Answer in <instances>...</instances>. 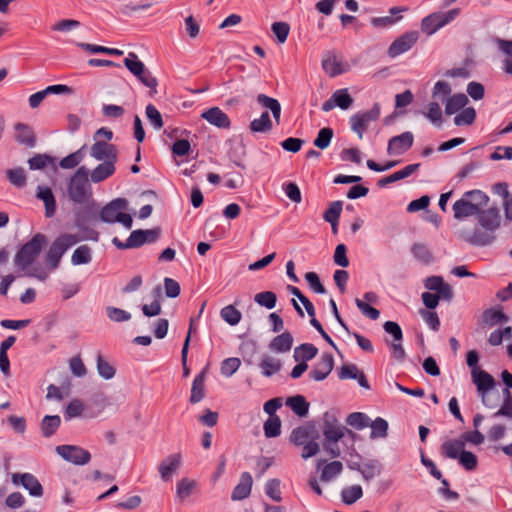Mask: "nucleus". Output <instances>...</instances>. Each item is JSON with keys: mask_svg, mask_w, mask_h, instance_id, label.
Returning a JSON list of instances; mask_svg holds the SVG:
<instances>
[{"mask_svg": "<svg viewBox=\"0 0 512 512\" xmlns=\"http://www.w3.org/2000/svg\"><path fill=\"white\" fill-rule=\"evenodd\" d=\"M221 318L231 326L237 325L242 318V314L233 305H227L220 311Z\"/></svg>", "mask_w": 512, "mask_h": 512, "instance_id": "c03bdc74", "label": "nucleus"}, {"mask_svg": "<svg viewBox=\"0 0 512 512\" xmlns=\"http://www.w3.org/2000/svg\"><path fill=\"white\" fill-rule=\"evenodd\" d=\"M381 472L382 466L376 459L369 460L361 465L360 474L365 481H370L371 479L379 476Z\"/></svg>", "mask_w": 512, "mask_h": 512, "instance_id": "c9c22d12", "label": "nucleus"}, {"mask_svg": "<svg viewBox=\"0 0 512 512\" xmlns=\"http://www.w3.org/2000/svg\"><path fill=\"white\" fill-rule=\"evenodd\" d=\"M414 143V136L411 132L406 131L400 135L392 137L387 146L388 155H402L407 152Z\"/></svg>", "mask_w": 512, "mask_h": 512, "instance_id": "2eb2a0df", "label": "nucleus"}, {"mask_svg": "<svg viewBox=\"0 0 512 512\" xmlns=\"http://www.w3.org/2000/svg\"><path fill=\"white\" fill-rule=\"evenodd\" d=\"M419 33L417 31H409L395 39L388 48V55L396 58L399 55L409 51L418 41Z\"/></svg>", "mask_w": 512, "mask_h": 512, "instance_id": "f8f14e48", "label": "nucleus"}, {"mask_svg": "<svg viewBox=\"0 0 512 512\" xmlns=\"http://www.w3.org/2000/svg\"><path fill=\"white\" fill-rule=\"evenodd\" d=\"M310 439V431L307 427H297L295 428L291 435H290V441L295 444L296 446H302L305 443H307Z\"/></svg>", "mask_w": 512, "mask_h": 512, "instance_id": "13d9d810", "label": "nucleus"}, {"mask_svg": "<svg viewBox=\"0 0 512 512\" xmlns=\"http://www.w3.org/2000/svg\"><path fill=\"white\" fill-rule=\"evenodd\" d=\"M92 261V251L88 245H81L75 249L71 256L73 265L89 264Z\"/></svg>", "mask_w": 512, "mask_h": 512, "instance_id": "a19ab883", "label": "nucleus"}, {"mask_svg": "<svg viewBox=\"0 0 512 512\" xmlns=\"http://www.w3.org/2000/svg\"><path fill=\"white\" fill-rule=\"evenodd\" d=\"M207 375V367H205L200 373H198L193 382L191 387V395H190V402L192 404H196L200 402L205 397V380Z\"/></svg>", "mask_w": 512, "mask_h": 512, "instance_id": "bb28decb", "label": "nucleus"}, {"mask_svg": "<svg viewBox=\"0 0 512 512\" xmlns=\"http://www.w3.org/2000/svg\"><path fill=\"white\" fill-rule=\"evenodd\" d=\"M201 116L208 123L218 128H229L231 124L228 115L218 107H212L210 109H207L202 113Z\"/></svg>", "mask_w": 512, "mask_h": 512, "instance_id": "aec40b11", "label": "nucleus"}, {"mask_svg": "<svg viewBox=\"0 0 512 512\" xmlns=\"http://www.w3.org/2000/svg\"><path fill=\"white\" fill-rule=\"evenodd\" d=\"M507 320L508 317L501 309L489 308L482 313L480 325L494 327L497 324L507 322Z\"/></svg>", "mask_w": 512, "mask_h": 512, "instance_id": "c85d7f7f", "label": "nucleus"}, {"mask_svg": "<svg viewBox=\"0 0 512 512\" xmlns=\"http://www.w3.org/2000/svg\"><path fill=\"white\" fill-rule=\"evenodd\" d=\"M255 302L267 309H273L276 306L277 297L274 292L264 291L255 295Z\"/></svg>", "mask_w": 512, "mask_h": 512, "instance_id": "864d4df0", "label": "nucleus"}, {"mask_svg": "<svg viewBox=\"0 0 512 512\" xmlns=\"http://www.w3.org/2000/svg\"><path fill=\"white\" fill-rule=\"evenodd\" d=\"M281 433V421L279 417H269L264 423V434L267 438L279 436Z\"/></svg>", "mask_w": 512, "mask_h": 512, "instance_id": "3c124183", "label": "nucleus"}, {"mask_svg": "<svg viewBox=\"0 0 512 512\" xmlns=\"http://www.w3.org/2000/svg\"><path fill=\"white\" fill-rule=\"evenodd\" d=\"M481 228L475 229L472 233H462V238L475 246H488L496 238L495 232L500 227L501 217L498 208H484L477 216Z\"/></svg>", "mask_w": 512, "mask_h": 512, "instance_id": "f257e3e1", "label": "nucleus"}, {"mask_svg": "<svg viewBox=\"0 0 512 512\" xmlns=\"http://www.w3.org/2000/svg\"><path fill=\"white\" fill-rule=\"evenodd\" d=\"M323 70L331 77H336L345 72L342 63L335 55H330L322 61Z\"/></svg>", "mask_w": 512, "mask_h": 512, "instance_id": "ea45409f", "label": "nucleus"}, {"mask_svg": "<svg viewBox=\"0 0 512 512\" xmlns=\"http://www.w3.org/2000/svg\"><path fill=\"white\" fill-rule=\"evenodd\" d=\"M259 368L264 377H271L282 369V362L277 357L264 354L259 363Z\"/></svg>", "mask_w": 512, "mask_h": 512, "instance_id": "cd10ccee", "label": "nucleus"}, {"mask_svg": "<svg viewBox=\"0 0 512 512\" xmlns=\"http://www.w3.org/2000/svg\"><path fill=\"white\" fill-rule=\"evenodd\" d=\"M363 496V490L360 485H351L344 487L341 491V499L347 504L351 505L358 501Z\"/></svg>", "mask_w": 512, "mask_h": 512, "instance_id": "79ce46f5", "label": "nucleus"}, {"mask_svg": "<svg viewBox=\"0 0 512 512\" xmlns=\"http://www.w3.org/2000/svg\"><path fill=\"white\" fill-rule=\"evenodd\" d=\"M181 465L180 454H172L161 461L158 467L161 479L165 482L170 481L172 475L179 469Z\"/></svg>", "mask_w": 512, "mask_h": 512, "instance_id": "a211bd4d", "label": "nucleus"}, {"mask_svg": "<svg viewBox=\"0 0 512 512\" xmlns=\"http://www.w3.org/2000/svg\"><path fill=\"white\" fill-rule=\"evenodd\" d=\"M334 367V357L331 353H323L309 372V377L314 381H323L331 373Z\"/></svg>", "mask_w": 512, "mask_h": 512, "instance_id": "4468645a", "label": "nucleus"}, {"mask_svg": "<svg viewBox=\"0 0 512 512\" xmlns=\"http://www.w3.org/2000/svg\"><path fill=\"white\" fill-rule=\"evenodd\" d=\"M7 176L10 183L16 187H23L26 184V174L23 168L9 169Z\"/></svg>", "mask_w": 512, "mask_h": 512, "instance_id": "e2e57ef3", "label": "nucleus"}, {"mask_svg": "<svg viewBox=\"0 0 512 512\" xmlns=\"http://www.w3.org/2000/svg\"><path fill=\"white\" fill-rule=\"evenodd\" d=\"M257 101L260 105L271 111L273 118L275 119L277 124H279L281 116V105L279 101L265 94H259L257 96Z\"/></svg>", "mask_w": 512, "mask_h": 512, "instance_id": "72a5a7b5", "label": "nucleus"}, {"mask_svg": "<svg viewBox=\"0 0 512 512\" xmlns=\"http://www.w3.org/2000/svg\"><path fill=\"white\" fill-rule=\"evenodd\" d=\"M160 236V229H147V230H134L131 232L129 237L127 238V245L132 246V248H138L146 243L155 242Z\"/></svg>", "mask_w": 512, "mask_h": 512, "instance_id": "f3484780", "label": "nucleus"}, {"mask_svg": "<svg viewBox=\"0 0 512 512\" xmlns=\"http://www.w3.org/2000/svg\"><path fill=\"white\" fill-rule=\"evenodd\" d=\"M36 197L43 201L46 217L51 218L54 216L56 211V201L51 188L39 185L37 187Z\"/></svg>", "mask_w": 512, "mask_h": 512, "instance_id": "b1692460", "label": "nucleus"}, {"mask_svg": "<svg viewBox=\"0 0 512 512\" xmlns=\"http://www.w3.org/2000/svg\"><path fill=\"white\" fill-rule=\"evenodd\" d=\"M250 130L254 133H267L273 128L269 113L263 112L261 116L250 123Z\"/></svg>", "mask_w": 512, "mask_h": 512, "instance_id": "e433bc0d", "label": "nucleus"}, {"mask_svg": "<svg viewBox=\"0 0 512 512\" xmlns=\"http://www.w3.org/2000/svg\"><path fill=\"white\" fill-rule=\"evenodd\" d=\"M504 400L500 409L494 413V417L507 416L512 417V394L508 389L503 390Z\"/></svg>", "mask_w": 512, "mask_h": 512, "instance_id": "774afa93", "label": "nucleus"}, {"mask_svg": "<svg viewBox=\"0 0 512 512\" xmlns=\"http://www.w3.org/2000/svg\"><path fill=\"white\" fill-rule=\"evenodd\" d=\"M369 422L370 418L362 412H353L346 419V423L357 430H362L369 426Z\"/></svg>", "mask_w": 512, "mask_h": 512, "instance_id": "de8ad7c7", "label": "nucleus"}, {"mask_svg": "<svg viewBox=\"0 0 512 512\" xmlns=\"http://www.w3.org/2000/svg\"><path fill=\"white\" fill-rule=\"evenodd\" d=\"M479 396L483 405L489 409L497 407L501 400V396L495 388L485 391V393H479Z\"/></svg>", "mask_w": 512, "mask_h": 512, "instance_id": "5fc2aeb1", "label": "nucleus"}, {"mask_svg": "<svg viewBox=\"0 0 512 512\" xmlns=\"http://www.w3.org/2000/svg\"><path fill=\"white\" fill-rule=\"evenodd\" d=\"M128 202L124 198H116L106 204L101 212L100 219L106 223H121L125 228L130 229L132 226L131 215L124 213L127 209Z\"/></svg>", "mask_w": 512, "mask_h": 512, "instance_id": "423d86ee", "label": "nucleus"}, {"mask_svg": "<svg viewBox=\"0 0 512 512\" xmlns=\"http://www.w3.org/2000/svg\"><path fill=\"white\" fill-rule=\"evenodd\" d=\"M97 371L99 375L106 380L112 379L116 373L115 368L100 354L97 356Z\"/></svg>", "mask_w": 512, "mask_h": 512, "instance_id": "bf43d9fd", "label": "nucleus"}, {"mask_svg": "<svg viewBox=\"0 0 512 512\" xmlns=\"http://www.w3.org/2000/svg\"><path fill=\"white\" fill-rule=\"evenodd\" d=\"M369 426L371 427L370 438L377 439L385 438L387 436L388 422L385 419L377 417L371 423L369 422Z\"/></svg>", "mask_w": 512, "mask_h": 512, "instance_id": "37998d69", "label": "nucleus"}, {"mask_svg": "<svg viewBox=\"0 0 512 512\" xmlns=\"http://www.w3.org/2000/svg\"><path fill=\"white\" fill-rule=\"evenodd\" d=\"M488 202L489 196L483 191L478 189L467 191L452 206L454 218L463 220L468 217L477 216L487 207Z\"/></svg>", "mask_w": 512, "mask_h": 512, "instance_id": "f03ea898", "label": "nucleus"}, {"mask_svg": "<svg viewBox=\"0 0 512 512\" xmlns=\"http://www.w3.org/2000/svg\"><path fill=\"white\" fill-rule=\"evenodd\" d=\"M88 177L89 170L85 166L79 167L71 176L67 185V193L73 202L84 204L91 198L92 189Z\"/></svg>", "mask_w": 512, "mask_h": 512, "instance_id": "7ed1b4c3", "label": "nucleus"}, {"mask_svg": "<svg viewBox=\"0 0 512 512\" xmlns=\"http://www.w3.org/2000/svg\"><path fill=\"white\" fill-rule=\"evenodd\" d=\"M468 101V97L463 93L450 96L445 102V113L447 115H453L461 109L463 110Z\"/></svg>", "mask_w": 512, "mask_h": 512, "instance_id": "473e14b6", "label": "nucleus"}, {"mask_svg": "<svg viewBox=\"0 0 512 512\" xmlns=\"http://www.w3.org/2000/svg\"><path fill=\"white\" fill-rule=\"evenodd\" d=\"M333 101L336 107H339L342 110H347L353 103V98L348 93L347 89H338L333 94Z\"/></svg>", "mask_w": 512, "mask_h": 512, "instance_id": "a18cd8bd", "label": "nucleus"}, {"mask_svg": "<svg viewBox=\"0 0 512 512\" xmlns=\"http://www.w3.org/2000/svg\"><path fill=\"white\" fill-rule=\"evenodd\" d=\"M80 241L81 238L78 234L64 233L59 235L52 242L45 256L46 264L50 270H56L65 252Z\"/></svg>", "mask_w": 512, "mask_h": 512, "instance_id": "20e7f679", "label": "nucleus"}, {"mask_svg": "<svg viewBox=\"0 0 512 512\" xmlns=\"http://www.w3.org/2000/svg\"><path fill=\"white\" fill-rule=\"evenodd\" d=\"M457 459L460 465H462L468 471L474 470L478 464L476 455L470 451H462Z\"/></svg>", "mask_w": 512, "mask_h": 512, "instance_id": "0e129e2a", "label": "nucleus"}, {"mask_svg": "<svg viewBox=\"0 0 512 512\" xmlns=\"http://www.w3.org/2000/svg\"><path fill=\"white\" fill-rule=\"evenodd\" d=\"M124 65L134 76H136L141 81L143 85L152 89L153 93L157 92V79L145 67L144 63L138 59V56L134 52H130L124 59Z\"/></svg>", "mask_w": 512, "mask_h": 512, "instance_id": "6e6552de", "label": "nucleus"}, {"mask_svg": "<svg viewBox=\"0 0 512 512\" xmlns=\"http://www.w3.org/2000/svg\"><path fill=\"white\" fill-rule=\"evenodd\" d=\"M476 118V111L472 107L464 108L454 118V123L457 126L471 125Z\"/></svg>", "mask_w": 512, "mask_h": 512, "instance_id": "4d7b16f0", "label": "nucleus"}, {"mask_svg": "<svg viewBox=\"0 0 512 512\" xmlns=\"http://www.w3.org/2000/svg\"><path fill=\"white\" fill-rule=\"evenodd\" d=\"M464 441L461 436L458 439L447 440L441 445L442 454L450 459H457L462 451H464Z\"/></svg>", "mask_w": 512, "mask_h": 512, "instance_id": "7c9ffc66", "label": "nucleus"}, {"mask_svg": "<svg viewBox=\"0 0 512 512\" xmlns=\"http://www.w3.org/2000/svg\"><path fill=\"white\" fill-rule=\"evenodd\" d=\"M12 482L15 485H22L29 494L34 497H41L43 495V487L38 479L31 473H15L12 475Z\"/></svg>", "mask_w": 512, "mask_h": 512, "instance_id": "dca6fc26", "label": "nucleus"}, {"mask_svg": "<svg viewBox=\"0 0 512 512\" xmlns=\"http://www.w3.org/2000/svg\"><path fill=\"white\" fill-rule=\"evenodd\" d=\"M471 377L472 382L476 385L478 394L495 388V379L485 370L473 369Z\"/></svg>", "mask_w": 512, "mask_h": 512, "instance_id": "6ab92c4d", "label": "nucleus"}, {"mask_svg": "<svg viewBox=\"0 0 512 512\" xmlns=\"http://www.w3.org/2000/svg\"><path fill=\"white\" fill-rule=\"evenodd\" d=\"M287 406L299 417H304L308 414L309 403L304 396L296 395L287 399Z\"/></svg>", "mask_w": 512, "mask_h": 512, "instance_id": "f704fd0d", "label": "nucleus"}, {"mask_svg": "<svg viewBox=\"0 0 512 512\" xmlns=\"http://www.w3.org/2000/svg\"><path fill=\"white\" fill-rule=\"evenodd\" d=\"M460 10L458 8L449 10L446 13H432L422 19L421 29L427 35L434 34L437 30L453 21Z\"/></svg>", "mask_w": 512, "mask_h": 512, "instance_id": "1a4fd4ad", "label": "nucleus"}, {"mask_svg": "<svg viewBox=\"0 0 512 512\" xmlns=\"http://www.w3.org/2000/svg\"><path fill=\"white\" fill-rule=\"evenodd\" d=\"M512 339V330L510 327H505L503 329H497L493 331L488 338V342L492 346L500 345L503 340H511Z\"/></svg>", "mask_w": 512, "mask_h": 512, "instance_id": "8fccbe9b", "label": "nucleus"}, {"mask_svg": "<svg viewBox=\"0 0 512 512\" xmlns=\"http://www.w3.org/2000/svg\"><path fill=\"white\" fill-rule=\"evenodd\" d=\"M146 117L154 129L160 130L164 123L161 113L153 104H148L145 109Z\"/></svg>", "mask_w": 512, "mask_h": 512, "instance_id": "09e8293b", "label": "nucleus"}, {"mask_svg": "<svg viewBox=\"0 0 512 512\" xmlns=\"http://www.w3.org/2000/svg\"><path fill=\"white\" fill-rule=\"evenodd\" d=\"M493 43L497 45L499 51L504 56L502 61L503 71L509 75H512V40H505L499 37H495L493 39Z\"/></svg>", "mask_w": 512, "mask_h": 512, "instance_id": "4be33fe9", "label": "nucleus"}, {"mask_svg": "<svg viewBox=\"0 0 512 512\" xmlns=\"http://www.w3.org/2000/svg\"><path fill=\"white\" fill-rule=\"evenodd\" d=\"M322 420L324 440L339 442L346 434L351 438L355 437V433L343 426L333 412H325Z\"/></svg>", "mask_w": 512, "mask_h": 512, "instance_id": "0eeeda50", "label": "nucleus"}, {"mask_svg": "<svg viewBox=\"0 0 512 512\" xmlns=\"http://www.w3.org/2000/svg\"><path fill=\"white\" fill-rule=\"evenodd\" d=\"M61 418L58 415H46L41 422V432L44 437H51L59 428Z\"/></svg>", "mask_w": 512, "mask_h": 512, "instance_id": "4c0bfd02", "label": "nucleus"}, {"mask_svg": "<svg viewBox=\"0 0 512 512\" xmlns=\"http://www.w3.org/2000/svg\"><path fill=\"white\" fill-rule=\"evenodd\" d=\"M380 111V105L375 103L370 110L358 112L350 117L351 129L358 135L359 139L363 138V134L368 129L370 123L379 118Z\"/></svg>", "mask_w": 512, "mask_h": 512, "instance_id": "9d476101", "label": "nucleus"}, {"mask_svg": "<svg viewBox=\"0 0 512 512\" xmlns=\"http://www.w3.org/2000/svg\"><path fill=\"white\" fill-rule=\"evenodd\" d=\"M451 87L445 81H437L433 88V97L446 102L447 98L450 97Z\"/></svg>", "mask_w": 512, "mask_h": 512, "instance_id": "338daca9", "label": "nucleus"}, {"mask_svg": "<svg viewBox=\"0 0 512 512\" xmlns=\"http://www.w3.org/2000/svg\"><path fill=\"white\" fill-rule=\"evenodd\" d=\"M85 146H82L79 150L61 159L59 165L63 169H72L78 166L83 159V150Z\"/></svg>", "mask_w": 512, "mask_h": 512, "instance_id": "603ef678", "label": "nucleus"}, {"mask_svg": "<svg viewBox=\"0 0 512 512\" xmlns=\"http://www.w3.org/2000/svg\"><path fill=\"white\" fill-rule=\"evenodd\" d=\"M292 346L293 337L288 331L274 337L268 345L269 349L275 353H287L291 350Z\"/></svg>", "mask_w": 512, "mask_h": 512, "instance_id": "393cba45", "label": "nucleus"}, {"mask_svg": "<svg viewBox=\"0 0 512 512\" xmlns=\"http://www.w3.org/2000/svg\"><path fill=\"white\" fill-rule=\"evenodd\" d=\"M333 130L329 127H325L319 130L317 137L314 140V145L319 149H326L333 138Z\"/></svg>", "mask_w": 512, "mask_h": 512, "instance_id": "6e6d98bb", "label": "nucleus"}, {"mask_svg": "<svg viewBox=\"0 0 512 512\" xmlns=\"http://www.w3.org/2000/svg\"><path fill=\"white\" fill-rule=\"evenodd\" d=\"M56 452L65 461L75 465H85L91 460L90 452L79 446L59 445L56 447Z\"/></svg>", "mask_w": 512, "mask_h": 512, "instance_id": "9b49d317", "label": "nucleus"}, {"mask_svg": "<svg viewBox=\"0 0 512 512\" xmlns=\"http://www.w3.org/2000/svg\"><path fill=\"white\" fill-rule=\"evenodd\" d=\"M342 201L332 202L324 212L323 218L326 222H338L342 212Z\"/></svg>", "mask_w": 512, "mask_h": 512, "instance_id": "052dcab7", "label": "nucleus"}, {"mask_svg": "<svg viewBox=\"0 0 512 512\" xmlns=\"http://www.w3.org/2000/svg\"><path fill=\"white\" fill-rule=\"evenodd\" d=\"M15 139L18 143L32 148L36 145V137L32 128L24 123L15 125Z\"/></svg>", "mask_w": 512, "mask_h": 512, "instance_id": "5701e85b", "label": "nucleus"}, {"mask_svg": "<svg viewBox=\"0 0 512 512\" xmlns=\"http://www.w3.org/2000/svg\"><path fill=\"white\" fill-rule=\"evenodd\" d=\"M46 241L45 235L41 233L35 234L17 252L14 258V264L21 270H27L41 253Z\"/></svg>", "mask_w": 512, "mask_h": 512, "instance_id": "39448f33", "label": "nucleus"}, {"mask_svg": "<svg viewBox=\"0 0 512 512\" xmlns=\"http://www.w3.org/2000/svg\"><path fill=\"white\" fill-rule=\"evenodd\" d=\"M253 479L249 472H243L240 476L239 483L234 487L231 499L234 501L247 498L252 489Z\"/></svg>", "mask_w": 512, "mask_h": 512, "instance_id": "412c9836", "label": "nucleus"}, {"mask_svg": "<svg viewBox=\"0 0 512 512\" xmlns=\"http://www.w3.org/2000/svg\"><path fill=\"white\" fill-rule=\"evenodd\" d=\"M116 162L103 161L96 166L90 173V179L93 183H100L111 177L116 171Z\"/></svg>", "mask_w": 512, "mask_h": 512, "instance_id": "a878e982", "label": "nucleus"}, {"mask_svg": "<svg viewBox=\"0 0 512 512\" xmlns=\"http://www.w3.org/2000/svg\"><path fill=\"white\" fill-rule=\"evenodd\" d=\"M343 470V465L340 461H332L326 463L322 468L320 480L322 482H329L336 478Z\"/></svg>", "mask_w": 512, "mask_h": 512, "instance_id": "58836bf2", "label": "nucleus"}, {"mask_svg": "<svg viewBox=\"0 0 512 512\" xmlns=\"http://www.w3.org/2000/svg\"><path fill=\"white\" fill-rule=\"evenodd\" d=\"M240 365L241 361L239 358H227L221 363V374L225 377H231L239 369Z\"/></svg>", "mask_w": 512, "mask_h": 512, "instance_id": "680f3d73", "label": "nucleus"}, {"mask_svg": "<svg viewBox=\"0 0 512 512\" xmlns=\"http://www.w3.org/2000/svg\"><path fill=\"white\" fill-rule=\"evenodd\" d=\"M420 167L419 163L416 164H409L405 166L403 169L394 172L393 174L382 178L378 181L379 186H385L389 183H393L402 179H405L409 176H411L414 172H416Z\"/></svg>", "mask_w": 512, "mask_h": 512, "instance_id": "c756f323", "label": "nucleus"}, {"mask_svg": "<svg viewBox=\"0 0 512 512\" xmlns=\"http://www.w3.org/2000/svg\"><path fill=\"white\" fill-rule=\"evenodd\" d=\"M318 353V349L311 343H303L294 349L293 358L296 362H304L312 360Z\"/></svg>", "mask_w": 512, "mask_h": 512, "instance_id": "2f4dec72", "label": "nucleus"}, {"mask_svg": "<svg viewBox=\"0 0 512 512\" xmlns=\"http://www.w3.org/2000/svg\"><path fill=\"white\" fill-rule=\"evenodd\" d=\"M425 116L437 127L442 124V110L437 102H431L428 105V111Z\"/></svg>", "mask_w": 512, "mask_h": 512, "instance_id": "69168bd1", "label": "nucleus"}, {"mask_svg": "<svg viewBox=\"0 0 512 512\" xmlns=\"http://www.w3.org/2000/svg\"><path fill=\"white\" fill-rule=\"evenodd\" d=\"M90 156L97 161L117 162L118 149L115 145L104 140H95L90 147Z\"/></svg>", "mask_w": 512, "mask_h": 512, "instance_id": "ddd939ff", "label": "nucleus"}, {"mask_svg": "<svg viewBox=\"0 0 512 512\" xmlns=\"http://www.w3.org/2000/svg\"><path fill=\"white\" fill-rule=\"evenodd\" d=\"M195 487L196 482L194 480L183 478L177 482L176 495L180 500H185L192 494Z\"/></svg>", "mask_w": 512, "mask_h": 512, "instance_id": "49530a36", "label": "nucleus"}]
</instances>
